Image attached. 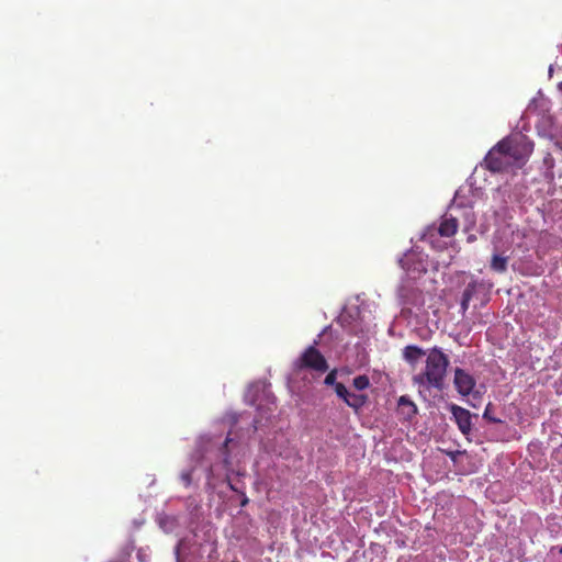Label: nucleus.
<instances>
[{"label":"nucleus","instance_id":"19","mask_svg":"<svg viewBox=\"0 0 562 562\" xmlns=\"http://www.w3.org/2000/svg\"><path fill=\"white\" fill-rule=\"evenodd\" d=\"M224 465H225L226 470L229 471V461H228L227 457L224 459Z\"/></svg>","mask_w":562,"mask_h":562},{"label":"nucleus","instance_id":"4","mask_svg":"<svg viewBox=\"0 0 562 562\" xmlns=\"http://www.w3.org/2000/svg\"><path fill=\"white\" fill-rule=\"evenodd\" d=\"M401 267L413 278L427 271V255L412 249L400 259Z\"/></svg>","mask_w":562,"mask_h":562},{"label":"nucleus","instance_id":"6","mask_svg":"<svg viewBox=\"0 0 562 562\" xmlns=\"http://www.w3.org/2000/svg\"><path fill=\"white\" fill-rule=\"evenodd\" d=\"M334 390L337 396L340 397L356 413H359L368 402V395L351 393L340 382L334 386Z\"/></svg>","mask_w":562,"mask_h":562},{"label":"nucleus","instance_id":"7","mask_svg":"<svg viewBox=\"0 0 562 562\" xmlns=\"http://www.w3.org/2000/svg\"><path fill=\"white\" fill-rule=\"evenodd\" d=\"M453 384H454L457 392L460 395L468 396L473 392V390L476 385V380L468 371H465L461 368H456Z\"/></svg>","mask_w":562,"mask_h":562},{"label":"nucleus","instance_id":"2","mask_svg":"<svg viewBox=\"0 0 562 562\" xmlns=\"http://www.w3.org/2000/svg\"><path fill=\"white\" fill-rule=\"evenodd\" d=\"M499 148H505L513 167H521L533 150V143L525 136L506 137L499 140Z\"/></svg>","mask_w":562,"mask_h":562},{"label":"nucleus","instance_id":"3","mask_svg":"<svg viewBox=\"0 0 562 562\" xmlns=\"http://www.w3.org/2000/svg\"><path fill=\"white\" fill-rule=\"evenodd\" d=\"M296 370H311L316 373H325L328 369V362L315 345L307 347L295 360Z\"/></svg>","mask_w":562,"mask_h":562},{"label":"nucleus","instance_id":"20","mask_svg":"<svg viewBox=\"0 0 562 562\" xmlns=\"http://www.w3.org/2000/svg\"><path fill=\"white\" fill-rule=\"evenodd\" d=\"M228 441H229V439L227 438V439L225 440V442H224V447H226V446L228 445Z\"/></svg>","mask_w":562,"mask_h":562},{"label":"nucleus","instance_id":"1","mask_svg":"<svg viewBox=\"0 0 562 562\" xmlns=\"http://www.w3.org/2000/svg\"><path fill=\"white\" fill-rule=\"evenodd\" d=\"M449 366L448 356L441 349L434 347L430 349L423 373L414 376V382L419 385L431 386L438 390L443 387V381Z\"/></svg>","mask_w":562,"mask_h":562},{"label":"nucleus","instance_id":"18","mask_svg":"<svg viewBox=\"0 0 562 562\" xmlns=\"http://www.w3.org/2000/svg\"><path fill=\"white\" fill-rule=\"evenodd\" d=\"M472 293L469 289L463 292L461 307L463 311L468 310L469 301L471 300Z\"/></svg>","mask_w":562,"mask_h":562},{"label":"nucleus","instance_id":"11","mask_svg":"<svg viewBox=\"0 0 562 562\" xmlns=\"http://www.w3.org/2000/svg\"><path fill=\"white\" fill-rule=\"evenodd\" d=\"M423 356L425 351L418 346L409 345L403 349V357L411 364H415Z\"/></svg>","mask_w":562,"mask_h":562},{"label":"nucleus","instance_id":"14","mask_svg":"<svg viewBox=\"0 0 562 562\" xmlns=\"http://www.w3.org/2000/svg\"><path fill=\"white\" fill-rule=\"evenodd\" d=\"M227 484L229 486V488L236 493H239L241 496H243V499L240 502V506L241 507H245L248 503H249V499L248 497L246 496L245 492L244 491H239L234 484H232L231 480H229V475L227 474Z\"/></svg>","mask_w":562,"mask_h":562},{"label":"nucleus","instance_id":"8","mask_svg":"<svg viewBox=\"0 0 562 562\" xmlns=\"http://www.w3.org/2000/svg\"><path fill=\"white\" fill-rule=\"evenodd\" d=\"M458 220L447 214L442 216L441 222L437 228V233L442 237H452L458 231ZM436 228L429 227L424 235V238H431L435 235Z\"/></svg>","mask_w":562,"mask_h":562},{"label":"nucleus","instance_id":"9","mask_svg":"<svg viewBox=\"0 0 562 562\" xmlns=\"http://www.w3.org/2000/svg\"><path fill=\"white\" fill-rule=\"evenodd\" d=\"M450 412H451L452 417H453L454 422L457 423L460 431L464 436L470 435L471 430H472L471 413L468 409H465L461 406H458L456 404H452L450 406Z\"/></svg>","mask_w":562,"mask_h":562},{"label":"nucleus","instance_id":"13","mask_svg":"<svg viewBox=\"0 0 562 562\" xmlns=\"http://www.w3.org/2000/svg\"><path fill=\"white\" fill-rule=\"evenodd\" d=\"M352 385L355 386L356 390L362 391L370 386V380L364 374L358 375L353 379Z\"/></svg>","mask_w":562,"mask_h":562},{"label":"nucleus","instance_id":"10","mask_svg":"<svg viewBox=\"0 0 562 562\" xmlns=\"http://www.w3.org/2000/svg\"><path fill=\"white\" fill-rule=\"evenodd\" d=\"M416 404L406 395H402L397 402V414L406 422H411L417 415Z\"/></svg>","mask_w":562,"mask_h":562},{"label":"nucleus","instance_id":"12","mask_svg":"<svg viewBox=\"0 0 562 562\" xmlns=\"http://www.w3.org/2000/svg\"><path fill=\"white\" fill-rule=\"evenodd\" d=\"M508 257L494 255L491 260V269L495 272L503 273L507 270Z\"/></svg>","mask_w":562,"mask_h":562},{"label":"nucleus","instance_id":"16","mask_svg":"<svg viewBox=\"0 0 562 562\" xmlns=\"http://www.w3.org/2000/svg\"><path fill=\"white\" fill-rule=\"evenodd\" d=\"M483 418H484V419H486V420H488V422H491V423H493V424H499V423H502V420H501V419H498V418H496V417L492 416V413H491V404H488V405L486 406V408H485V411H484V413H483Z\"/></svg>","mask_w":562,"mask_h":562},{"label":"nucleus","instance_id":"15","mask_svg":"<svg viewBox=\"0 0 562 562\" xmlns=\"http://www.w3.org/2000/svg\"><path fill=\"white\" fill-rule=\"evenodd\" d=\"M337 379V370L336 369H333L331 371L328 372V374L326 375L325 380H324V383L328 386H335L336 384H338L339 382L336 381Z\"/></svg>","mask_w":562,"mask_h":562},{"label":"nucleus","instance_id":"17","mask_svg":"<svg viewBox=\"0 0 562 562\" xmlns=\"http://www.w3.org/2000/svg\"><path fill=\"white\" fill-rule=\"evenodd\" d=\"M192 473L193 470L183 471L180 475L181 481L183 482L184 486H190L192 483Z\"/></svg>","mask_w":562,"mask_h":562},{"label":"nucleus","instance_id":"5","mask_svg":"<svg viewBox=\"0 0 562 562\" xmlns=\"http://www.w3.org/2000/svg\"><path fill=\"white\" fill-rule=\"evenodd\" d=\"M484 164L492 172H504L513 168L506 149L499 148V142L487 153Z\"/></svg>","mask_w":562,"mask_h":562}]
</instances>
